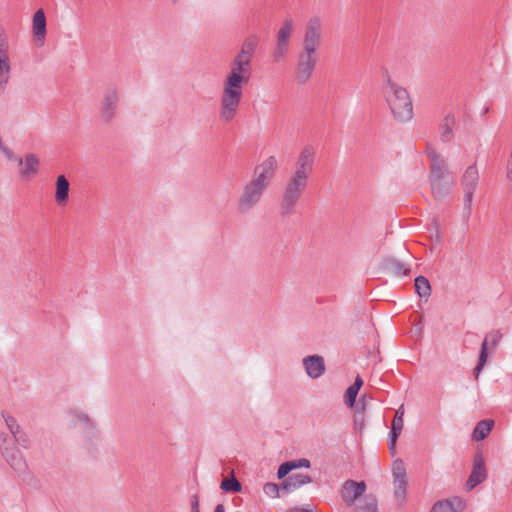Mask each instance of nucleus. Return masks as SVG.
Segmentation results:
<instances>
[{
    "label": "nucleus",
    "instance_id": "f257e3e1",
    "mask_svg": "<svg viewBox=\"0 0 512 512\" xmlns=\"http://www.w3.org/2000/svg\"><path fill=\"white\" fill-rule=\"evenodd\" d=\"M258 45L259 37L256 34L249 35L243 40L240 50L230 63L220 96L219 118L224 123H230L237 115L244 86L250 80L252 61Z\"/></svg>",
    "mask_w": 512,
    "mask_h": 512
},
{
    "label": "nucleus",
    "instance_id": "f03ea898",
    "mask_svg": "<svg viewBox=\"0 0 512 512\" xmlns=\"http://www.w3.org/2000/svg\"><path fill=\"white\" fill-rule=\"evenodd\" d=\"M315 150L305 146L298 154L293 170L288 177L281 196L279 209L283 216L294 213L302 195L308 187L309 179L314 172Z\"/></svg>",
    "mask_w": 512,
    "mask_h": 512
},
{
    "label": "nucleus",
    "instance_id": "7ed1b4c3",
    "mask_svg": "<svg viewBox=\"0 0 512 512\" xmlns=\"http://www.w3.org/2000/svg\"><path fill=\"white\" fill-rule=\"evenodd\" d=\"M278 169V160L271 155L256 165L250 181L244 186L241 195L237 201L238 211L248 213L258 205L274 179Z\"/></svg>",
    "mask_w": 512,
    "mask_h": 512
},
{
    "label": "nucleus",
    "instance_id": "20e7f679",
    "mask_svg": "<svg viewBox=\"0 0 512 512\" xmlns=\"http://www.w3.org/2000/svg\"><path fill=\"white\" fill-rule=\"evenodd\" d=\"M382 90L394 119L401 123L409 122L414 113L412 100L407 89L392 81L389 74L386 73V81Z\"/></svg>",
    "mask_w": 512,
    "mask_h": 512
},
{
    "label": "nucleus",
    "instance_id": "39448f33",
    "mask_svg": "<svg viewBox=\"0 0 512 512\" xmlns=\"http://www.w3.org/2000/svg\"><path fill=\"white\" fill-rule=\"evenodd\" d=\"M427 155L430 160L429 183L432 194L436 199H442L449 191L443 182L448 173L446 160L434 149L428 148Z\"/></svg>",
    "mask_w": 512,
    "mask_h": 512
},
{
    "label": "nucleus",
    "instance_id": "423d86ee",
    "mask_svg": "<svg viewBox=\"0 0 512 512\" xmlns=\"http://www.w3.org/2000/svg\"><path fill=\"white\" fill-rule=\"evenodd\" d=\"M323 41V21L319 16L311 17L304 28L299 53L319 57L318 51Z\"/></svg>",
    "mask_w": 512,
    "mask_h": 512
},
{
    "label": "nucleus",
    "instance_id": "0eeeda50",
    "mask_svg": "<svg viewBox=\"0 0 512 512\" xmlns=\"http://www.w3.org/2000/svg\"><path fill=\"white\" fill-rule=\"evenodd\" d=\"M479 182V172L475 164L470 165L465 170L461 184L464 190V212L469 216L472 209L473 194L477 189Z\"/></svg>",
    "mask_w": 512,
    "mask_h": 512
},
{
    "label": "nucleus",
    "instance_id": "6e6552de",
    "mask_svg": "<svg viewBox=\"0 0 512 512\" xmlns=\"http://www.w3.org/2000/svg\"><path fill=\"white\" fill-rule=\"evenodd\" d=\"M293 27V20L291 18H286L278 30L276 45L273 50V60L275 62H279L286 57Z\"/></svg>",
    "mask_w": 512,
    "mask_h": 512
},
{
    "label": "nucleus",
    "instance_id": "1a4fd4ad",
    "mask_svg": "<svg viewBox=\"0 0 512 512\" xmlns=\"http://www.w3.org/2000/svg\"><path fill=\"white\" fill-rule=\"evenodd\" d=\"M318 58L312 55L298 53L295 68V80L298 85H305L313 76Z\"/></svg>",
    "mask_w": 512,
    "mask_h": 512
},
{
    "label": "nucleus",
    "instance_id": "9d476101",
    "mask_svg": "<svg viewBox=\"0 0 512 512\" xmlns=\"http://www.w3.org/2000/svg\"><path fill=\"white\" fill-rule=\"evenodd\" d=\"M488 477L485 460L481 452H477L473 458V468L466 481L467 490L471 491L477 485L486 481Z\"/></svg>",
    "mask_w": 512,
    "mask_h": 512
},
{
    "label": "nucleus",
    "instance_id": "9b49d317",
    "mask_svg": "<svg viewBox=\"0 0 512 512\" xmlns=\"http://www.w3.org/2000/svg\"><path fill=\"white\" fill-rule=\"evenodd\" d=\"M502 338V334L500 331H493L488 336L485 337L481 344V349L479 353V359L476 367L473 370V374L476 379H478L482 369L484 368L487 358H488V344L490 341L491 348L494 350L497 345L499 344L500 340Z\"/></svg>",
    "mask_w": 512,
    "mask_h": 512
},
{
    "label": "nucleus",
    "instance_id": "f8f14e48",
    "mask_svg": "<svg viewBox=\"0 0 512 512\" xmlns=\"http://www.w3.org/2000/svg\"><path fill=\"white\" fill-rule=\"evenodd\" d=\"M366 491V484L364 481L347 480L343 483L341 488V497L347 506L351 507L355 504L356 500L364 495Z\"/></svg>",
    "mask_w": 512,
    "mask_h": 512
},
{
    "label": "nucleus",
    "instance_id": "ddd939ff",
    "mask_svg": "<svg viewBox=\"0 0 512 512\" xmlns=\"http://www.w3.org/2000/svg\"><path fill=\"white\" fill-rule=\"evenodd\" d=\"M118 103V94L115 88H108L103 95V104L101 115L105 122L111 121L115 116V110Z\"/></svg>",
    "mask_w": 512,
    "mask_h": 512
},
{
    "label": "nucleus",
    "instance_id": "4468645a",
    "mask_svg": "<svg viewBox=\"0 0 512 512\" xmlns=\"http://www.w3.org/2000/svg\"><path fill=\"white\" fill-rule=\"evenodd\" d=\"M466 507L465 501L460 497H452L437 501L430 512H462Z\"/></svg>",
    "mask_w": 512,
    "mask_h": 512
},
{
    "label": "nucleus",
    "instance_id": "2eb2a0df",
    "mask_svg": "<svg viewBox=\"0 0 512 512\" xmlns=\"http://www.w3.org/2000/svg\"><path fill=\"white\" fill-rule=\"evenodd\" d=\"M306 373L312 379L321 377L325 372L324 359L319 355H310L303 359Z\"/></svg>",
    "mask_w": 512,
    "mask_h": 512
},
{
    "label": "nucleus",
    "instance_id": "dca6fc26",
    "mask_svg": "<svg viewBox=\"0 0 512 512\" xmlns=\"http://www.w3.org/2000/svg\"><path fill=\"white\" fill-rule=\"evenodd\" d=\"M382 270L392 276H404L408 275L410 268L400 260L394 257H387L381 263Z\"/></svg>",
    "mask_w": 512,
    "mask_h": 512
},
{
    "label": "nucleus",
    "instance_id": "f3484780",
    "mask_svg": "<svg viewBox=\"0 0 512 512\" xmlns=\"http://www.w3.org/2000/svg\"><path fill=\"white\" fill-rule=\"evenodd\" d=\"M2 455L5 457L7 463L15 472L23 473L26 471V461L18 449L14 447L11 449H6V452H3Z\"/></svg>",
    "mask_w": 512,
    "mask_h": 512
},
{
    "label": "nucleus",
    "instance_id": "a211bd4d",
    "mask_svg": "<svg viewBox=\"0 0 512 512\" xmlns=\"http://www.w3.org/2000/svg\"><path fill=\"white\" fill-rule=\"evenodd\" d=\"M39 164V159L35 154H27L23 159V167L20 169V176L24 180H30L37 174L39 170Z\"/></svg>",
    "mask_w": 512,
    "mask_h": 512
},
{
    "label": "nucleus",
    "instance_id": "6ab92c4d",
    "mask_svg": "<svg viewBox=\"0 0 512 512\" xmlns=\"http://www.w3.org/2000/svg\"><path fill=\"white\" fill-rule=\"evenodd\" d=\"M70 184L64 175H59L56 179L55 201L59 206L67 204L69 199Z\"/></svg>",
    "mask_w": 512,
    "mask_h": 512
},
{
    "label": "nucleus",
    "instance_id": "aec40b11",
    "mask_svg": "<svg viewBox=\"0 0 512 512\" xmlns=\"http://www.w3.org/2000/svg\"><path fill=\"white\" fill-rule=\"evenodd\" d=\"M312 478L305 474H293L283 481V489L291 492L305 484L311 483Z\"/></svg>",
    "mask_w": 512,
    "mask_h": 512
},
{
    "label": "nucleus",
    "instance_id": "412c9836",
    "mask_svg": "<svg viewBox=\"0 0 512 512\" xmlns=\"http://www.w3.org/2000/svg\"><path fill=\"white\" fill-rule=\"evenodd\" d=\"M33 34L38 40H44L46 36V17L42 9L37 10L33 16Z\"/></svg>",
    "mask_w": 512,
    "mask_h": 512
},
{
    "label": "nucleus",
    "instance_id": "4be33fe9",
    "mask_svg": "<svg viewBox=\"0 0 512 512\" xmlns=\"http://www.w3.org/2000/svg\"><path fill=\"white\" fill-rule=\"evenodd\" d=\"M455 117L451 114L446 115L439 124V130L442 142H450L453 138V129L455 126Z\"/></svg>",
    "mask_w": 512,
    "mask_h": 512
},
{
    "label": "nucleus",
    "instance_id": "5701e85b",
    "mask_svg": "<svg viewBox=\"0 0 512 512\" xmlns=\"http://www.w3.org/2000/svg\"><path fill=\"white\" fill-rule=\"evenodd\" d=\"M493 426L494 421L491 419L479 421L472 432V439L475 441L484 440L489 435Z\"/></svg>",
    "mask_w": 512,
    "mask_h": 512
},
{
    "label": "nucleus",
    "instance_id": "b1692460",
    "mask_svg": "<svg viewBox=\"0 0 512 512\" xmlns=\"http://www.w3.org/2000/svg\"><path fill=\"white\" fill-rule=\"evenodd\" d=\"M355 512H378V502L374 495L367 494L361 499Z\"/></svg>",
    "mask_w": 512,
    "mask_h": 512
},
{
    "label": "nucleus",
    "instance_id": "393cba45",
    "mask_svg": "<svg viewBox=\"0 0 512 512\" xmlns=\"http://www.w3.org/2000/svg\"><path fill=\"white\" fill-rule=\"evenodd\" d=\"M10 60L0 58V96L5 92L10 79Z\"/></svg>",
    "mask_w": 512,
    "mask_h": 512
},
{
    "label": "nucleus",
    "instance_id": "a878e982",
    "mask_svg": "<svg viewBox=\"0 0 512 512\" xmlns=\"http://www.w3.org/2000/svg\"><path fill=\"white\" fill-rule=\"evenodd\" d=\"M415 291L421 298H428L431 295V286L429 280L424 276L415 278Z\"/></svg>",
    "mask_w": 512,
    "mask_h": 512
},
{
    "label": "nucleus",
    "instance_id": "bb28decb",
    "mask_svg": "<svg viewBox=\"0 0 512 512\" xmlns=\"http://www.w3.org/2000/svg\"><path fill=\"white\" fill-rule=\"evenodd\" d=\"M394 484V498L399 506H402L406 499L407 494V480L393 481Z\"/></svg>",
    "mask_w": 512,
    "mask_h": 512
},
{
    "label": "nucleus",
    "instance_id": "cd10ccee",
    "mask_svg": "<svg viewBox=\"0 0 512 512\" xmlns=\"http://www.w3.org/2000/svg\"><path fill=\"white\" fill-rule=\"evenodd\" d=\"M221 489L229 493H239L242 490V485L232 473L230 478H224L221 482Z\"/></svg>",
    "mask_w": 512,
    "mask_h": 512
},
{
    "label": "nucleus",
    "instance_id": "c85d7f7f",
    "mask_svg": "<svg viewBox=\"0 0 512 512\" xmlns=\"http://www.w3.org/2000/svg\"><path fill=\"white\" fill-rule=\"evenodd\" d=\"M393 481L407 480V473L404 462L400 459L394 461L392 467Z\"/></svg>",
    "mask_w": 512,
    "mask_h": 512
},
{
    "label": "nucleus",
    "instance_id": "c756f323",
    "mask_svg": "<svg viewBox=\"0 0 512 512\" xmlns=\"http://www.w3.org/2000/svg\"><path fill=\"white\" fill-rule=\"evenodd\" d=\"M0 58L10 60L8 37L3 27H0Z\"/></svg>",
    "mask_w": 512,
    "mask_h": 512
},
{
    "label": "nucleus",
    "instance_id": "7c9ffc66",
    "mask_svg": "<svg viewBox=\"0 0 512 512\" xmlns=\"http://www.w3.org/2000/svg\"><path fill=\"white\" fill-rule=\"evenodd\" d=\"M2 416L12 436L17 434V432L21 430L19 424L17 423V420L13 416L5 413H3Z\"/></svg>",
    "mask_w": 512,
    "mask_h": 512
},
{
    "label": "nucleus",
    "instance_id": "2f4dec72",
    "mask_svg": "<svg viewBox=\"0 0 512 512\" xmlns=\"http://www.w3.org/2000/svg\"><path fill=\"white\" fill-rule=\"evenodd\" d=\"M359 391L349 386L344 395V403L348 407H353Z\"/></svg>",
    "mask_w": 512,
    "mask_h": 512
},
{
    "label": "nucleus",
    "instance_id": "473e14b6",
    "mask_svg": "<svg viewBox=\"0 0 512 512\" xmlns=\"http://www.w3.org/2000/svg\"><path fill=\"white\" fill-rule=\"evenodd\" d=\"M403 423H404V421H403V419H400V416L394 417L389 435L398 438L403 429V425H404Z\"/></svg>",
    "mask_w": 512,
    "mask_h": 512
},
{
    "label": "nucleus",
    "instance_id": "72a5a7b5",
    "mask_svg": "<svg viewBox=\"0 0 512 512\" xmlns=\"http://www.w3.org/2000/svg\"><path fill=\"white\" fill-rule=\"evenodd\" d=\"M294 469H295L294 463L291 461H286L279 466L278 471H277V477L279 479H282Z\"/></svg>",
    "mask_w": 512,
    "mask_h": 512
},
{
    "label": "nucleus",
    "instance_id": "f704fd0d",
    "mask_svg": "<svg viewBox=\"0 0 512 512\" xmlns=\"http://www.w3.org/2000/svg\"><path fill=\"white\" fill-rule=\"evenodd\" d=\"M13 439L23 448H28L30 445V439L28 435L22 430L18 431L17 434L13 435Z\"/></svg>",
    "mask_w": 512,
    "mask_h": 512
},
{
    "label": "nucleus",
    "instance_id": "c9c22d12",
    "mask_svg": "<svg viewBox=\"0 0 512 512\" xmlns=\"http://www.w3.org/2000/svg\"><path fill=\"white\" fill-rule=\"evenodd\" d=\"M263 491L267 496L272 498L279 496V487L275 483H266L263 487Z\"/></svg>",
    "mask_w": 512,
    "mask_h": 512
},
{
    "label": "nucleus",
    "instance_id": "e433bc0d",
    "mask_svg": "<svg viewBox=\"0 0 512 512\" xmlns=\"http://www.w3.org/2000/svg\"><path fill=\"white\" fill-rule=\"evenodd\" d=\"M74 416L77 418V421L80 423H83L85 428H93V423L91 422L90 418L87 414L84 413H75Z\"/></svg>",
    "mask_w": 512,
    "mask_h": 512
},
{
    "label": "nucleus",
    "instance_id": "4c0bfd02",
    "mask_svg": "<svg viewBox=\"0 0 512 512\" xmlns=\"http://www.w3.org/2000/svg\"><path fill=\"white\" fill-rule=\"evenodd\" d=\"M12 441L11 438L8 437L5 433H0V450L1 453L6 452V449H10L8 447V443Z\"/></svg>",
    "mask_w": 512,
    "mask_h": 512
},
{
    "label": "nucleus",
    "instance_id": "58836bf2",
    "mask_svg": "<svg viewBox=\"0 0 512 512\" xmlns=\"http://www.w3.org/2000/svg\"><path fill=\"white\" fill-rule=\"evenodd\" d=\"M2 152L9 160L17 161L19 165H23V158L15 156V154L9 148L3 147Z\"/></svg>",
    "mask_w": 512,
    "mask_h": 512
},
{
    "label": "nucleus",
    "instance_id": "ea45409f",
    "mask_svg": "<svg viewBox=\"0 0 512 512\" xmlns=\"http://www.w3.org/2000/svg\"><path fill=\"white\" fill-rule=\"evenodd\" d=\"M190 504H191V512H200L198 494H194L191 496Z\"/></svg>",
    "mask_w": 512,
    "mask_h": 512
},
{
    "label": "nucleus",
    "instance_id": "a19ab883",
    "mask_svg": "<svg viewBox=\"0 0 512 512\" xmlns=\"http://www.w3.org/2000/svg\"><path fill=\"white\" fill-rule=\"evenodd\" d=\"M291 462L294 463L295 465V469L297 468H309L310 467V461L306 458H301V459H297V460H292Z\"/></svg>",
    "mask_w": 512,
    "mask_h": 512
},
{
    "label": "nucleus",
    "instance_id": "79ce46f5",
    "mask_svg": "<svg viewBox=\"0 0 512 512\" xmlns=\"http://www.w3.org/2000/svg\"><path fill=\"white\" fill-rule=\"evenodd\" d=\"M362 386H363V379L359 375H357L356 378H355V381L351 385V387H353V388H355L356 390L359 391Z\"/></svg>",
    "mask_w": 512,
    "mask_h": 512
},
{
    "label": "nucleus",
    "instance_id": "37998d69",
    "mask_svg": "<svg viewBox=\"0 0 512 512\" xmlns=\"http://www.w3.org/2000/svg\"><path fill=\"white\" fill-rule=\"evenodd\" d=\"M397 439H398L397 437L389 435V443H388V445H389V450L391 451L392 455L395 452V446H396Z\"/></svg>",
    "mask_w": 512,
    "mask_h": 512
},
{
    "label": "nucleus",
    "instance_id": "c03bdc74",
    "mask_svg": "<svg viewBox=\"0 0 512 512\" xmlns=\"http://www.w3.org/2000/svg\"><path fill=\"white\" fill-rule=\"evenodd\" d=\"M507 178L509 181L512 182V151H511V154H510V159L508 161V164H507Z\"/></svg>",
    "mask_w": 512,
    "mask_h": 512
},
{
    "label": "nucleus",
    "instance_id": "a18cd8bd",
    "mask_svg": "<svg viewBox=\"0 0 512 512\" xmlns=\"http://www.w3.org/2000/svg\"><path fill=\"white\" fill-rule=\"evenodd\" d=\"M403 415H404V411H403V406H401L397 411H396V414L394 417H399L400 416V419H403Z\"/></svg>",
    "mask_w": 512,
    "mask_h": 512
},
{
    "label": "nucleus",
    "instance_id": "49530a36",
    "mask_svg": "<svg viewBox=\"0 0 512 512\" xmlns=\"http://www.w3.org/2000/svg\"><path fill=\"white\" fill-rule=\"evenodd\" d=\"M214 512H225V507L223 504H217Z\"/></svg>",
    "mask_w": 512,
    "mask_h": 512
},
{
    "label": "nucleus",
    "instance_id": "de8ad7c7",
    "mask_svg": "<svg viewBox=\"0 0 512 512\" xmlns=\"http://www.w3.org/2000/svg\"><path fill=\"white\" fill-rule=\"evenodd\" d=\"M292 512H313V511L305 509V508H302V507H296V508L293 509Z\"/></svg>",
    "mask_w": 512,
    "mask_h": 512
},
{
    "label": "nucleus",
    "instance_id": "09e8293b",
    "mask_svg": "<svg viewBox=\"0 0 512 512\" xmlns=\"http://www.w3.org/2000/svg\"><path fill=\"white\" fill-rule=\"evenodd\" d=\"M174 3L178 2L179 0H172Z\"/></svg>",
    "mask_w": 512,
    "mask_h": 512
}]
</instances>
